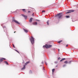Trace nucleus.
I'll use <instances>...</instances> for the list:
<instances>
[{
	"mask_svg": "<svg viewBox=\"0 0 78 78\" xmlns=\"http://www.w3.org/2000/svg\"><path fill=\"white\" fill-rule=\"evenodd\" d=\"M62 12L59 13L56 15L55 17H58V19H61V18L62 17Z\"/></svg>",
	"mask_w": 78,
	"mask_h": 78,
	"instance_id": "nucleus-1",
	"label": "nucleus"
},
{
	"mask_svg": "<svg viewBox=\"0 0 78 78\" xmlns=\"http://www.w3.org/2000/svg\"><path fill=\"white\" fill-rule=\"evenodd\" d=\"M30 41L32 45H33L34 44V38L32 36L31 37V38H30Z\"/></svg>",
	"mask_w": 78,
	"mask_h": 78,
	"instance_id": "nucleus-2",
	"label": "nucleus"
},
{
	"mask_svg": "<svg viewBox=\"0 0 78 78\" xmlns=\"http://www.w3.org/2000/svg\"><path fill=\"white\" fill-rule=\"evenodd\" d=\"M12 22H15L17 24H18V25H20V23H19L18 21H17L16 20H15V18H14V17H12Z\"/></svg>",
	"mask_w": 78,
	"mask_h": 78,
	"instance_id": "nucleus-3",
	"label": "nucleus"
},
{
	"mask_svg": "<svg viewBox=\"0 0 78 78\" xmlns=\"http://www.w3.org/2000/svg\"><path fill=\"white\" fill-rule=\"evenodd\" d=\"M3 28L4 29V31H5V32H6V30H6V27H5V26H3Z\"/></svg>",
	"mask_w": 78,
	"mask_h": 78,
	"instance_id": "nucleus-4",
	"label": "nucleus"
},
{
	"mask_svg": "<svg viewBox=\"0 0 78 78\" xmlns=\"http://www.w3.org/2000/svg\"><path fill=\"white\" fill-rule=\"evenodd\" d=\"M22 16L24 17L25 19H27V16L26 15H24L22 14Z\"/></svg>",
	"mask_w": 78,
	"mask_h": 78,
	"instance_id": "nucleus-5",
	"label": "nucleus"
},
{
	"mask_svg": "<svg viewBox=\"0 0 78 78\" xmlns=\"http://www.w3.org/2000/svg\"><path fill=\"white\" fill-rule=\"evenodd\" d=\"M25 65H24L23 67L21 69V70H25Z\"/></svg>",
	"mask_w": 78,
	"mask_h": 78,
	"instance_id": "nucleus-6",
	"label": "nucleus"
},
{
	"mask_svg": "<svg viewBox=\"0 0 78 78\" xmlns=\"http://www.w3.org/2000/svg\"><path fill=\"white\" fill-rule=\"evenodd\" d=\"M32 20H33V18H31L30 19V20H29L30 22V23H31V22H32Z\"/></svg>",
	"mask_w": 78,
	"mask_h": 78,
	"instance_id": "nucleus-7",
	"label": "nucleus"
},
{
	"mask_svg": "<svg viewBox=\"0 0 78 78\" xmlns=\"http://www.w3.org/2000/svg\"><path fill=\"white\" fill-rule=\"evenodd\" d=\"M30 63V61H28L27 62L25 63V65L24 66H27V64H29Z\"/></svg>",
	"mask_w": 78,
	"mask_h": 78,
	"instance_id": "nucleus-8",
	"label": "nucleus"
},
{
	"mask_svg": "<svg viewBox=\"0 0 78 78\" xmlns=\"http://www.w3.org/2000/svg\"><path fill=\"white\" fill-rule=\"evenodd\" d=\"M33 25H37V22H35L33 23Z\"/></svg>",
	"mask_w": 78,
	"mask_h": 78,
	"instance_id": "nucleus-9",
	"label": "nucleus"
},
{
	"mask_svg": "<svg viewBox=\"0 0 78 78\" xmlns=\"http://www.w3.org/2000/svg\"><path fill=\"white\" fill-rule=\"evenodd\" d=\"M23 30L24 32H25V33H28V30L25 29H24Z\"/></svg>",
	"mask_w": 78,
	"mask_h": 78,
	"instance_id": "nucleus-10",
	"label": "nucleus"
},
{
	"mask_svg": "<svg viewBox=\"0 0 78 78\" xmlns=\"http://www.w3.org/2000/svg\"><path fill=\"white\" fill-rule=\"evenodd\" d=\"M5 62V64H6L7 65H9V64L8 62H7V61H5V62Z\"/></svg>",
	"mask_w": 78,
	"mask_h": 78,
	"instance_id": "nucleus-11",
	"label": "nucleus"
},
{
	"mask_svg": "<svg viewBox=\"0 0 78 78\" xmlns=\"http://www.w3.org/2000/svg\"><path fill=\"white\" fill-rule=\"evenodd\" d=\"M65 59H66V58H62V59L60 60V62H61L62 61H64V60H65Z\"/></svg>",
	"mask_w": 78,
	"mask_h": 78,
	"instance_id": "nucleus-12",
	"label": "nucleus"
},
{
	"mask_svg": "<svg viewBox=\"0 0 78 78\" xmlns=\"http://www.w3.org/2000/svg\"><path fill=\"white\" fill-rule=\"evenodd\" d=\"M68 11H69V12H74L75 11L73 10H68Z\"/></svg>",
	"mask_w": 78,
	"mask_h": 78,
	"instance_id": "nucleus-13",
	"label": "nucleus"
},
{
	"mask_svg": "<svg viewBox=\"0 0 78 78\" xmlns=\"http://www.w3.org/2000/svg\"><path fill=\"white\" fill-rule=\"evenodd\" d=\"M45 48H48V46L47 44H46L45 45Z\"/></svg>",
	"mask_w": 78,
	"mask_h": 78,
	"instance_id": "nucleus-14",
	"label": "nucleus"
},
{
	"mask_svg": "<svg viewBox=\"0 0 78 78\" xmlns=\"http://www.w3.org/2000/svg\"><path fill=\"white\" fill-rule=\"evenodd\" d=\"M22 10L23 11V12H27L26 10H25V9H22Z\"/></svg>",
	"mask_w": 78,
	"mask_h": 78,
	"instance_id": "nucleus-15",
	"label": "nucleus"
},
{
	"mask_svg": "<svg viewBox=\"0 0 78 78\" xmlns=\"http://www.w3.org/2000/svg\"><path fill=\"white\" fill-rule=\"evenodd\" d=\"M66 17L67 18V19H68L70 18V16H66Z\"/></svg>",
	"mask_w": 78,
	"mask_h": 78,
	"instance_id": "nucleus-16",
	"label": "nucleus"
},
{
	"mask_svg": "<svg viewBox=\"0 0 78 78\" xmlns=\"http://www.w3.org/2000/svg\"><path fill=\"white\" fill-rule=\"evenodd\" d=\"M64 64H67L68 63V62L67 61H66L64 62Z\"/></svg>",
	"mask_w": 78,
	"mask_h": 78,
	"instance_id": "nucleus-17",
	"label": "nucleus"
},
{
	"mask_svg": "<svg viewBox=\"0 0 78 78\" xmlns=\"http://www.w3.org/2000/svg\"><path fill=\"white\" fill-rule=\"evenodd\" d=\"M49 22V20H48L47 21V25H49V23H48Z\"/></svg>",
	"mask_w": 78,
	"mask_h": 78,
	"instance_id": "nucleus-18",
	"label": "nucleus"
},
{
	"mask_svg": "<svg viewBox=\"0 0 78 78\" xmlns=\"http://www.w3.org/2000/svg\"><path fill=\"white\" fill-rule=\"evenodd\" d=\"M3 58H1L0 59V61H2V62L3 61Z\"/></svg>",
	"mask_w": 78,
	"mask_h": 78,
	"instance_id": "nucleus-19",
	"label": "nucleus"
},
{
	"mask_svg": "<svg viewBox=\"0 0 78 78\" xmlns=\"http://www.w3.org/2000/svg\"><path fill=\"white\" fill-rule=\"evenodd\" d=\"M62 40L58 42V43H60V42H62Z\"/></svg>",
	"mask_w": 78,
	"mask_h": 78,
	"instance_id": "nucleus-20",
	"label": "nucleus"
},
{
	"mask_svg": "<svg viewBox=\"0 0 78 78\" xmlns=\"http://www.w3.org/2000/svg\"><path fill=\"white\" fill-rule=\"evenodd\" d=\"M52 46L51 45H49L48 46V48H50Z\"/></svg>",
	"mask_w": 78,
	"mask_h": 78,
	"instance_id": "nucleus-21",
	"label": "nucleus"
},
{
	"mask_svg": "<svg viewBox=\"0 0 78 78\" xmlns=\"http://www.w3.org/2000/svg\"><path fill=\"white\" fill-rule=\"evenodd\" d=\"M15 51H17V53H18L20 54V53H19V51H18L17 50L15 49Z\"/></svg>",
	"mask_w": 78,
	"mask_h": 78,
	"instance_id": "nucleus-22",
	"label": "nucleus"
},
{
	"mask_svg": "<svg viewBox=\"0 0 78 78\" xmlns=\"http://www.w3.org/2000/svg\"><path fill=\"white\" fill-rule=\"evenodd\" d=\"M30 74H31V73H32V71H31V70H30Z\"/></svg>",
	"mask_w": 78,
	"mask_h": 78,
	"instance_id": "nucleus-23",
	"label": "nucleus"
},
{
	"mask_svg": "<svg viewBox=\"0 0 78 78\" xmlns=\"http://www.w3.org/2000/svg\"><path fill=\"white\" fill-rule=\"evenodd\" d=\"M55 69H52V73L53 72H54V71H55Z\"/></svg>",
	"mask_w": 78,
	"mask_h": 78,
	"instance_id": "nucleus-24",
	"label": "nucleus"
},
{
	"mask_svg": "<svg viewBox=\"0 0 78 78\" xmlns=\"http://www.w3.org/2000/svg\"><path fill=\"white\" fill-rule=\"evenodd\" d=\"M66 64H65V65H63V67H66Z\"/></svg>",
	"mask_w": 78,
	"mask_h": 78,
	"instance_id": "nucleus-25",
	"label": "nucleus"
},
{
	"mask_svg": "<svg viewBox=\"0 0 78 78\" xmlns=\"http://www.w3.org/2000/svg\"><path fill=\"white\" fill-rule=\"evenodd\" d=\"M12 45L13 48H15V46H14V44H12Z\"/></svg>",
	"mask_w": 78,
	"mask_h": 78,
	"instance_id": "nucleus-26",
	"label": "nucleus"
},
{
	"mask_svg": "<svg viewBox=\"0 0 78 78\" xmlns=\"http://www.w3.org/2000/svg\"><path fill=\"white\" fill-rule=\"evenodd\" d=\"M71 62H72V61H70L69 62H68V63H69V64H70L71 63Z\"/></svg>",
	"mask_w": 78,
	"mask_h": 78,
	"instance_id": "nucleus-27",
	"label": "nucleus"
},
{
	"mask_svg": "<svg viewBox=\"0 0 78 78\" xmlns=\"http://www.w3.org/2000/svg\"><path fill=\"white\" fill-rule=\"evenodd\" d=\"M45 12V10H43L42 11V12Z\"/></svg>",
	"mask_w": 78,
	"mask_h": 78,
	"instance_id": "nucleus-28",
	"label": "nucleus"
},
{
	"mask_svg": "<svg viewBox=\"0 0 78 78\" xmlns=\"http://www.w3.org/2000/svg\"><path fill=\"white\" fill-rule=\"evenodd\" d=\"M70 12H67L66 13V14H68L69 13H70Z\"/></svg>",
	"mask_w": 78,
	"mask_h": 78,
	"instance_id": "nucleus-29",
	"label": "nucleus"
},
{
	"mask_svg": "<svg viewBox=\"0 0 78 78\" xmlns=\"http://www.w3.org/2000/svg\"><path fill=\"white\" fill-rule=\"evenodd\" d=\"M36 20L37 21H38V22H40V20Z\"/></svg>",
	"mask_w": 78,
	"mask_h": 78,
	"instance_id": "nucleus-30",
	"label": "nucleus"
},
{
	"mask_svg": "<svg viewBox=\"0 0 78 78\" xmlns=\"http://www.w3.org/2000/svg\"><path fill=\"white\" fill-rule=\"evenodd\" d=\"M2 59H3V60H6V58H2Z\"/></svg>",
	"mask_w": 78,
	"mask_h": 78,
	"instance_id": "nucleus-31",
	"label": "nucleus"
},
{
	"mask_svg": "<svg viewBox=\"0 0 78 78\" xmlns=\"http://www.w3.org/2000/svg\"><path fill=\"white\" fill-rule=\"evenodd\" d=\"M43 48H45V45H44V46H43Z\"/></svg>",
	"mask_w": 78,
	"mask_h": 78,
	"instance_id": "nucleus-32",
	"label": "nucleus"
},
{
	"mask_svg": "<svg viewBox=\"0 0 78 78\" xmlns=\"http://www.w3.org/2000/svg\"><path fill=\"white\" fill-rule=\"evenodd\" d=\"M61 59V58L60 57H59L58 58V60H59V59Z\"/></svg>",
	"mask_w": 78,
	"mask_h": 78,
	"instance_id": "nucleus-33",
	"label": "nucleus"
},
{
	"mask_svg": "<svg viewBox=\"0 0 78 78\" xmlns=\"http://www.w3.org/2000/svg\"><path fill=\"white\" fill-rule=\"evenodd\" d=\"M28 13H30V12H31L30 11H28Z\"/></svg>",
	"mask_w": 78,
	"mask_h": 78,
	"instance_id": "nucleus-34",
	"label": "nucleus"
},
{
	"mask_svg": "<svg viewBox=\"0 0 78 78\" xmlns=\"http://www.w3.org/2000/svg\"><path fill=\"white\" fill-rule=\"evenodd\" d=\"M34 13H33L32 14V15L33 16H34Z\"/></svg>",
	"mask_w": 78,
	"mask_h": 78,
	"instance_id": "nucleus-35",
	"label": "nucleus"
},
{
	"mask_svg": "<svg viewBox=\"0 0 78 78\" xmlns=\"http://www.w3.org/2000/svg\"><path fill=\"white\" fill-rule=\"evenodd\" d=\"M45 63L46 65H47V62H45Z\"/></svg>",
	"mask_w": 78,
	"mask_h": 78,
	"instance_id": "nucleus-36",
	"label": "nucleus"
},
{
	"mask_svg": "<svg viewBox=\"0 0 78 78\" xmlns=\"http://www.w3.org/2000/svg\"><path fill=\"white\" fill-rule=\"evenodd\" d=\"M41 63L42 64H44V62L43 61H42V62H41Z\"/></svg>",
	"mask_w": 78,
	"mask_h": 78,
	"instance_id": "nucleus-37",
	"label": "nucleus"
},
{
	"mask_svg": "<svg viewBox=\"0 0 78 78\" xmlns=\"http://www.w3.org/2000/svg\"><path fill=\"white\" fill-rule=\"evenodd\" d=\"M68 44H67L66 45V47H68Z\"/></svg>",
	"mask_w": 78,
	"mask_h": 78,
	"instance_id": "nucleus-38",
	"label": "nucleus"
},
{
	"mask_svg": "<svg viewBox=\"0 0 78 78\" xmlns=\"http://www.w3.org/2000/svg\"><path fill=\"white\" fill-rule=\"evenodd\" d=\"M2 61H1L0 60V63H1L2 62Z\"/></svg>",
	"mask_w": 78,
	"mask_h": 78,
	"instance_id": "nucleus-39",
	"label": "nucleus"
},
{
	"mask_svg": "<svg viewBox=\"0 0 78 78\" xmlns=\"http://www.w3.org/2000/svg\"><path fill=\"white\" fill-rule=\"evenodd\" d=\"M43 70H45V69H44V67Z\"/></svg>",
	"mask_w": 78,
	"mask_h": 78,
	"instance_id": "nucleus-40",
	"label": "nucleus"
},
{
	"mask_svg": "<svg viewBox=\"0 0 78 78\" xmlns=\"http://www.w3.org/2000/svg\"><path fill=\"white\" fill-rule=\"evenodd\" d=\"M16 32L15 31V32H14V33H16Z\"/></svg>",
	"mask_w": 78,
	"mask_h": 78,
	"instance_id": "nucleus-41",
	"label": "nucleus"
},
{
	"mask_svg": "<svg viewBox=\"0 0 78 78\" xmlns=\"http://www.w3.org/2000/svg\"><path fill=\"white\" fill-rule=\"evenodd\" d=\"M2 26H3V24H1Z\"/></svg>",
	"mask_w": 78,
	"mask_h": 78,
	"instance_id": "nucleus-42",
	"label": "nucleus"
},
{
	"mask_svg": "<svg viewBox=\"0 0 78 78\" xmlns=\"http://www.w3.org/2000/svg\"><path fill=\"white\" fill-rule=\"evenodd\" d=\"M75 21H73V20H72V22H74Z\"/></svg>",
	"mask_w": 78,
	"mask_h": 78,
	"instance_id": "nucleus-43",
	"label": "nucleus"
},
{
	"mask_svg": "<svg viewBox=\"0 0 78 78\" xmlns=\"http://www.w3.org/2000/svg\"><path fill=\"white\" fill-rule=\"evenodd\" d=\"M58 51H59V49H58Z\"/></svg>",
	"mask_w": 78,
	"mask_h": 78,
	"instance_id": "nucleus-44",
	"label": "nucleus"
},
{
	"mask_svg": "<svg viewBox=\"0 0 78 78\" xmlns=\"http://www.w3.org/2000/svg\"><path fill=\"white\" fill-rule=\"evenodd\" d=\"M16 11H17V10H16Z\"/></svg>",
	"mask_w": 78,
	"mask_h": 78,
	"instance_id": "nucleus-45",
	"label": "nucleus"
}]
</instances>
